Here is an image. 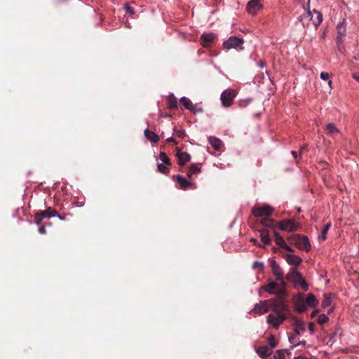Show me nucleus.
I'll return each mask as SVG.
<instances>
[{
	"label": "nucleus",
	"mask_w": 359,
	"mask_h": 359,
	"mask_svg": "<svg viewBox=\"0 0 359 359\" xmlns=\"http://www.w3.org/2000/svg\"><path fill=\"white\" fill-rule=\"evenodd\" d=\"M270 310L273 311V313L267 316L266 323L275 329H278L291 316L287 302H283L281 299L280 300L269 299L260 301L255 305L252 312L262 315Z\"/></svg>",
	"instance_id": "nucleus-1"
},
{
	"label": "nucleus",
	"mask_w": 359,
	"mask_h": 359,
	"mask_svg": "<svg viewBox=\"0 0 359 359\" xmlns=\"http://www.w3.org/2000/svg\"><path fill=\"white\" fill-rule=\"evenodd\" d=\"M260 224L263 226L262 229H259L257 231L259 233V237L263 244L270 245L271 243V238L270 237V231L269 229H271L273 232L276 230V227H278V222L275 221L272 218L263 217L260 219Z\"/></svg>",
	"instance_id": "nucleus-2"
},
{
	"label": "nucleus",
	"mask_w": 359,
	"mask_h": 359,
	"mask_svg": "<svg viewBox=\"0 0 359 359\" xmlns=\"http://www.w3.org/2000/svg\"><path fill=\"white\" fill-rule=\"evenodd\" d=\"M298 20L302 22L304 28H308L312 25L316 29L323 21V15L315 9L312 11H307L298 18Z\"/></svg>",
	"instance_id": "nucleus-3"
},
{
	"label": "nucleus",
	"mask_w": 359,
	"mask_h": 359,
	"mask_svg": "<svg viewBox=\"0 0 359 359\" xmlns=\"http://www.w3.org/2000/svg\"><path fill=\"white\" fill-rule=\"evenodd\" d=\"M280 281L271 282L269 284L262 287L263 290L271 294H276V300H281L283 302H287L285 298L286 294V285L282 288Z\"/></svg>",
	"instance_id": "nucleus-4"
},
{
	"label": "nucleus",
	"mask_w": 359,
	"mask_h": 359,
	"mask_svg": "<svg viewBox=\"0 0 359 359\" xmlns=\"http://www.w3.org/2000/svg\"><path fill=\"white\" fill-rule=\"evenodd\" d=\"M287 241L298 249L306 252L311 250V244L307 236L300 234L291 235L287 237Z\"/></svg>",
	"instance_id": "nucleus-5"
},
{
	"label": "nucleus",
	"mask_w": 359,
	"mask_h": 359,
	"mask_svg": "<svg viewBox=\"0 0 359 359\" xmlns=\"http://www.w3.org/2000/svg\"><path fill=\"white\" fill-rule=\"evenodd\" d=\"M301 224L292 219H285L278 222V229L281 231L294 232L300 230Z\"/></svg>",
	"instance_id": "nucleus-6"
},
{
	"label": "nucleus",
	"mask_w": 359,
	"mask_h": 359,
	"mask_svg": "<svg viewBox=\"0 0 359 359\" xmlns=\"http://www.w3.org/2000/svg\"><path fill=\"white\" fill-rule=\"evenodd\" d=\"M286 278L288 280L294 282L295 284H299L304 290H308V284L302 277V274L297 271L296 269H292L291 272L287 274Z\"/></svg>",
	"instance_id": "nucleus-7"
},
{
	"label": "nucleus",
	"mask_w": 359,
	"mask_h": 359,
	"mask_svg": "<svg viewBox=\"0 0 359 359\" xmlns=\"http://www.w3.org/2000/svg\"><path fill=\"white\" fill-rule=\"evenodd\" d=\"M236 95L237 93L233 89L229 88L223 91L220 97L222 105L224 107H230L232 104L233 101L236 97Z\"/></svg>",
	"instance_id": "nucleus-8"
},
{
	"label": "nucleus",
	"mask_w": 359,
	"mask_h": 359,
	"mask_svg": "<svg viewBox=\"0 0 359 359\" xmlns=\"http://www.w3.org/2000/svg\"><path fill=\"white\" fill-rule=\"evenodd\" d=\"M273 208L268 205L263 206L254 207L252 209V214L255 217H267L272 215Z\"/></svg>",
	"instance_id": "nucleus-9"
},
{
	"label": "nucleus",
	"mask_w": 359,
	"mask_h": 359,
	"mask_svg": "<svg viewBox=\"0 0 359 359\" xmlns=\"http://www.w3.org/2000/svg\"><path fill=\"white\" fill-rule=\"evenodd\" d=\"M270 266L271 268L273 274L276 277V281H280L282 286L286 285V283L283 279V271L275 260L271 259L270 261ZM283 287H282V288Z\"/></svg>",
	"instance_id": "nucleus-10"
},
{
	"label": "nucleus",
	"mask_w": 359,
	"mask_h": 359,
	"mask_svg": "<svg viewBox=\"0 0 359 359\" xmlns=\"http://www.w3.org/2000/svg\"><path fill=\"white\" fill-rule=\"evenodd\" d=\"M243 43V40L236 36H231L223 43L224 48L229 50L231 48H237Z\"/></svg>",
	"instance_id": "nucleus-11"
},
{
	"label": "nucleus",
	"mask_w": 359,
	"mask_h": 359,
	"mask_svg": "<svg viewBox=\"0 0 359 359\" xmlns=\"http://www.w3.org/2000/svg\"><path fill=\"white\" fill-rule=\"evenodd\" d=\"M175 156L177 157V162L180 165H184L190 161L191 156L187 152L182 151L179 147L175 148Z\"/></svg>",
	"instance_id": "nucleus-12"
},
{
	"label": "nucleus",
	"mask_w": 359,
	"mask_h": 359,
	"mask_svg": "<svg viewBox=\"0 0 359 359\" xmlns=\"http://www.w3.org/2000/svg\"><path fill=\"white\" fill-rule=\"evenodd\" d=\"M273 233L275 237V243L277 245L285 249L287 252H294V250L285 243L284 238L277 232L276 230H274Z\"/></svg>",
	"instance_id": "nucleus-13"
},
{
	"label": "nucleus",
	"mask_w": 359,
	"mask_h": 359,
	"mask_svg": "<svg viewBox=\"0 0 359 359\" xmlns=\"http://www.w3.org/2000/svg\"><path fill=\"white\" fill-rule=\"evenodd\" d=\"M291 320L293 326H294V331L295 335H299L306 330L304 323L302 320L298 319L297 317L292 316Z\"/></svg>",
	"instance_id": "nucleus-14"
},
{
	"label": "nucleus",
	"mask_w": 359,
	"mask_h": 359,
	"mask_svg": "<svg viewBox=\"0 0 359 359\" xmlns=\"http://www.w3.org/2000/svg\"><path fill=\"white\" fill-rule=\"evenodd\" d=\"M262 8V5L259 0H251L248 2L246 10L247 11L252 15L257 13V12Z\"/></svg>",
	"instance_id": "nucleus-15"
},
{
	"label": "nucleus",
	"mask_w": 359,
	"mask_h": 359,
	"mask_svg": "<svg viewBox=\"0 0 359 359\" xmlns=\"http://www.w3.org/2000/svg\"><path fill=\"white\" fill-rule=\"evenodd\" d=\"M214 39H215V36L213 34H212V33L203 34L201 37V44L203 47L207 48L213 43Z\"/></svg>",
	"instance_id": "nucleus-16"
},
{
	"label": "nucleus",
	"mask_w": 359,
	"mask_h": 359,
	"mask_svg": "<svg viewBox=\"0 0 359 359\" xmlns=\"http://www.w3.org/2000/svg\"><path fill=\"white\" fill-rule=\"evenodd\" d=\"M284 257L290 265L299 266L302 262V259L293 254H286Z\"/></svg>",
	"instance_id": "nucleus-17"
},
{
	"label": "nucleus",
	"mask_w": 359,
	"mask_h": 359,
	"mask_svg": "<svg viewBox=\"0 0 359 359\" xmlns=\"http://www.w3.org/2000/svg\"><path fill=\"white\" fill-rule=\"evenodd\" d=\"M173 178L177 182L182 189H188L193 185L191 182L188 181L186 178L182 177L181 175H175Z\"/></svg>",
	"instance_id": "nucleus-18"
},
{
	"label": "nucleus",
	"mask_w": 359,
	"mask_h": 359,
	"mask_svg": "<svg viewBox=\"0 0 359 359\" xmlns=\"http://www.w3.org/2000/svg\"><path fill=\"white\" fill-rule=\"evenodd\" d=\"M272 349L269 348L267 346H260L257 350V354L262 358H266L272 354Z\"/></svg>",
	"instance_id": "nucleus-19"
},
{
	"label": "nucleus",
	"mask_w": 359,
	"mask_h": 359,
	"mask_svg": "<svg viewBox=\"0 0 359 359\" xmlns=\"http://www.w3.org/2000/svg\"><path fill=\"white\" fill-rule=\"evenodd\" d=\"M37 213H39L44 219L55 217V215H57V212L56 210L49 207L45 210L38 211Z\"/></svg>",
	"instance_id": "nucleus-20"
},
{
	"label": "nucleus",
	"mask_w": 359,
	"mask_h": 359,
	"mask_svg": "<svg viewBox=\"0 0 359 359\" xmlns=\"http://www.w3.org/2000/svg\"><path fill=\"white\" fill-rule=\"evenodd\" d=\"M208 141L210 145L217 151L220 150L222 146L223 145L222 141L216 137H210L208 138Z\"/></svg>",
	"instance_id": "nucleus-21"
},
{
	"label": "nucleus",
	"mask_w": 359,
	"mask_h": 359,
	"mask_svg": "<svg viewBox=\"0 0 359 359\" xmlns=\"http://www.w3.org/2000/svg\"><path fill=\"white\" fill-rule=\"evenodd\" d=\"M325 130H326L327 134L331 137H334L335 135L339 133V130L337 128L336 125L332 123H328L325 126Z\"/></svg>",
	"instance_id": "nucleus-22"
},
{
	"label": "nucleus",
	"mask_w": 359,
	"mask_h": 359,
	"mask_svg": "<svg viewBox=\"0 0 359 359\" xmlns=\"http://www.w3.org/2000/svg\"><path fill=\"white\" fill-rule=\"evenodd\" d=\"M304 302L307 306L313 307L318 304V301L313 293H309Z\"/></svg>",
	"instance_id": "nucleus-23"
},
{
	"label": "nucleus",
	"mask_w": 359,
	"mask_h": 359,
	"mask_svg": "<svg viewBox=\"0 0 359 359\" xmlns=\"http://www.w3.org/2000/svg\"><path fill=\"white\" fill-rule=\"evenodd\" d=\"M144 135L152 143H157L159 141V137L149 129L144 130Z\"/></svg>",
	"instance_id": "nucleus-24"
},
{
	"label": "nucleus",
	"mask_w": 359,
	"mask_h": 359,
	"mask_svg": "<svg viewBox=\"0 0 359 359\" xmlns=\"http://www.w3.org/2000/svg\"><path fill=\"white\" fill-rule=\"evenodd\" d=\"M168 108L172 109L177 108V99L173 94H170L167 97L166 99Z\"/></svg>",
	"instance_id": "nucleus-25"
},
{
	"label": "nucleus",
	"mask_w": 359,
	"mask_h": 359,
	"mask_svg": "<svg viewBox=\"0 0 359 359\" xmlns=\"http://www.w3.org/2000/svg\"><path fill=\"white\" fill-rule=\"evenodd\" d=\"M201 168L198 167V164H191L189 166V170L187 172V177L191 180L192 175L194 174L200 173Z\"/></svg>",
	"instance_id": "nucleus-26"
},
{
	"label": "nucleus",
	"mask_w": 359,
	"mask_h": 359,
	"mask_svg": "<svg viewBox=\"0 0 359 359\" xmlns=\"http://www.w3.org/2000/svg\"><path fill=\"white\" fill-rule=\"evenodd\" d=\"M296 310L299 313H303L306 310V305L304 302V299L299 298L295 302Z\"/></svg>",
	"instance_id": "nucleus-27"
},
{
	"label": "nucleus",
	"mask_w": 359,
	"mask_h": 359,
	"mask_svg": "<svg viewBox=\"0 0 359 359\" xmlns=\"http://www.w3.org/2000/svg\"><path fill=\"white\" fill-rule=\"evenodd\" d=\"M180 102L187 109H189V111H194L195 109V105H194L191 101L186 97H182L180 99Z\"/></svg>",
	"instance_id": "nucleus-28"
},
{
	"label": "nucleus",
	"mask_w": 359,
	"mask_h": 359,
	"mask_svg": "<svg viewBox=\"0 0 359 359\" xmlns=\"http://www.w3.org/2000/svg\"><path fill=\"white\" fill-rule=\"evenodd\" d=\"M159 159L163 162V164H165L168 166L171 165V161L169 157L166 155V154L163 151H161L158 156Z\"/></svg>",
	"instance_id": "nucleus-29"
},
{
	"label": "nucleus",
	"mask_w": 359,
	"mask_h": 359,
	"mask_svg": "<svg viewBox=\"0 0 359 359\" xmlns=\"http://www.w3.org/2000/svg\"><path fill=\"white\" fill-rule=\"evenodd\" d=\"M330 227H331L330 223H327L325 225L320 235L319 236V240L325 241L326 239L327 231H329Z\"/></svg>",
	"instance_id": "nucleus-30"
},
{
	"label": "nucleus",
	"mask_w": 359,
	"mask_h": 359,
	"mask_svg": "<svg viewBox=\"0 0 359 359\" xmlns=\"http://www.w3.org/2000/svg\"><path fill=\"white\" fill-rule=\"evenodd\" d=\"M158 170L160 172L167 175L169 172L170 168L169 166L164 165L163 163L158 164Z\"/></svg>",
	"instance_id": "nucleus-31"
},
{
	"label": "nucleus",
	"mask_w": 359,
	"mask_h": 359,
	"mask_svg": "<svg viewBox=\"0 0 359 359\" xmlns=\"http://www.w3.org/2000/svg\"><path fill=\"white\" fill-rule=\"evenodd\" d=\"M337 30L338 34V37H342L345 35L346 29L344 26L343 23H340L337 26Z\"/></svg>",
	"instance_id": "nucleus-32"
},
{
	"label": "nucleus",
	"mask_w": 359,
	"mask_h": 359,
	"mask_svg": "<svg viewBox=\"0 0 359 359\" xmlns=\"http://www.w3.org/2000/svg\"><path fill=\"white\" fill-rule=\"evenodd\" d=\"M331 304V298L330 296L328 294H325L324 297V299L322 301V307L326 308L329 306Z\"/></svg>",
	"instance_id": "nucleus-33"
},
{
	"label": "nucleus",
	"mask_w": 359,
	"mask_h": 359,
	"mask_svg": "<svg viewBox=\"0 0 359 359\" xmlns=\"http://www.w3.org/2000/svg\"><path fill=\"white\" fill-rule=\"evenodd\" d=\"M173 131L174 134L180 138L183 139L186 136V133L184 130H177V128L175 127Z\"/></svg>",
	"instance_id": "nucleus-34"
},
{
	"label": "nucleus",
	"mask_w": 359,
	"mask_h": 359,
	"mask_svg": "<svg viewBox=\"0 0 359 359\" xmlns=\"http://www.w3.org/2000/svg\"><path fill=\"white\" fill-rule=\"evenodd\" d=\"M329 320V318L325 314H320L318 318V323L320 325H323Z\"/></svg>",
	"instance_id": "nucleus-35"
},
{
	"label": "nucleus",
	"mask_w": 359,
	"mask_h": 359,
	"mask_svg": "<svg viewBox=\"0 0 359 359\" xmlns=\"http://www.w3.org/2000/svg\"><path fill=\"white\" fill-rule=\"evenodd\" d=\"M268 342L269 346H271L270 348H273L277 346V342L276 341L275 337L273 335H270V337L268 338Z\"/></svg>",
	"instance_id": "nucleus-36"
},
{
	"label": "nucleus",
	"mask_w": 359,
	"mask_h": 359,
	"mask_svg": "<svg viewBox=\"0 0 359 359\" xmlns=\"http://www.w3.org/2000/svg\"><path fill=\"white\" fill-rule=\"evenodd\" d=\"M274 359H285V353L283 350H278L273 355Z\"/></svg>",
	"instance_id": "nucleus-37"
},
{
	"label": "nucleus",
	"mask_w": 359,
	"mask_h": 359,
	"mask_svg": "<svg viewBox=\"0 0 359 359\" xmlns=\"http://www.w3.org/2000/svg\"><path fill=\"white\" fill-rule=\"evenodd\" d=\"M320 78L323 80L327 81L328 80V84L330 86L332 84V81L330 80V74L327 72H321L320 74Z\"/></svg>",
	"instance_id": "nucleus-38"
},
{
	"label": "nucleus",
	"mask_w": 359,
	"mask_h": 359,
	"mask_svg": "<svg viewBox=\"0 0 359 359\" xmlns=\"http://www.w3.org/2000/svg\"><path fill=\"white\" fill-rule=\"evenodd\" d=\"M43 219V218L39 213H35L34 220L37 225L40 226Z\"/></svg>",
	"instance_id": "nucleus-39"
},
{
	"label": "nucleus",
	"mask_w": 359,
	"mask_h": 359,
	"mask_svg": "<svg viewBox=\"0 0 359 359\" xmlns=\"http://www.w3.org/2000/svg\"><path fill=\"white\" fill-rule=\"evenodd\" d=\"M253 268L263 269L264 264L262 262H255L253 264Z\"/></svg>",
	"instance_id": "nucleus-40"
},
{
	"label": "nucleus",
	"mask_w": 359,
	"mask_h": 359,
	"mask_svg": "<svg viewBox=\"0 0 359 359\" xmlns=\"http://www.w3.org/2000/svg\"><path fill=\"white\" fill-rule=\"evenodd\" d=\"M250 241L254 243V245H255L258 247H260V248L266 245L263 244L262 241H261V243H259L256 238H251Z\"/></svg>",
	"instance_id": "nucleus-41"
},
{
	"label": "nucleus",
	"mask_w": 359,
	"mask_h": 359,
	"mask_svg": "<svg viewBox=\"0 0 359 359\" xmlns=\"http://www.w3.org/2000/svg\"><path fill=\"white\" fill-rule=\"evenodd\" d=\"M126 13L130 14V15H133V14H135V10L131 6H126Z\"/></svg>",
	"instance_id": "nucleus-42"
},
{
	"label": "nucleus",
	"mask_w": 359,
	"mask_h": 359,
	"mask_svg": "<svg viewBox=\"0 0 359 359\" xmlns=\"http://www.w3.org/2000/svg\"><path fill=\"white\" fill-rule=\"evenodd\" d=\"M38 231H39V233H41V234H46V229L45 226H41L39 228Z\"/></svg>",
	"instance_id": "nucleus-43"
},
{
	"label": "nucleus",
	"mask_w": 359,
	"mask_h": 359,
	"mask_svg": "<svg viewBox=\"0 0 359 359\" xmlns=\"http://www.w3.org/2000/svg\"><path fill=\"white\" fill-rule=\"evenodd\" d=\"M314 329H315V325L313 323H310L309 324V330L311 334L314 332Z\"/></svg>",
	"instance_id": "nucleus-44"
},
{
	"label": "nucleus",
	"mask_w": 359,
	"mask_h": 359,
	"mask_svg": "<svg viewBox=\"0 0 359 359\" xmlns=\"http://www.w3.org/2000/svg\"><path fill=\"white\" fill-rule=\"evenodd\" d=\"M192 113L194 114H196V113H201L203 112V109L202 108H197L196 106L195 105V109L194 111H191Z\"/></svg>",
	"instance_id": "nucleus-45"
},
{
	"label": "nucleus",
	"mask_w": 359,
	"mask_h": 359,
	"mask_svg": "<svg viewBox=\"0 0 359 359\" xmlns=\"http://www.w3.org/2000/svg\"><path fill=\"white\" fill-rule=\"evenodd\" d=\"M166 142H172L174 143L175 144H177V142L173 138V137H168L167 140H166Z\"/></svg>",
	"instance_id": "nucleus-46"
},
{
	"label": "nucleus",
	"mask_w": 359,
	"mask_h": 359,
	"mask_svg": "<svg viewBox=\"0 0 359 359\" xmlns=\"http://www.w3.org/2000/svg\"><path fill=\"white\" fill-rule=\"evenodd\" d=\"M289 341L290 343H294L296 341L295 335L289 337Z\"/></svg>",
	"instance_id": "nucleus-47"
},
{
	"label": "nucleus",
	"mask_w": 359,
	"mask_h": 359,
	"mask_svg": "<svg viewBox=\"0 0 359 359\" xmlns=\"http://www.w3.org/2000/svg\"><path fill=\"white\" fill-rule=\"evenodd\" d=\"M353 78L359 83V74H353Z\"/></svg>",
	"instance_id": "nucleus-48"
},
{
	"label": "nucleus",
	"mask_w": 359,
	"mask_h": 359,
	"mask_svg": "<svg viewBox=\"0 0 359 359\" xmlns=\"http://www.w3.org/2000/svg\"><path fill=\"white\" fill-rule=\"evenodd\" d=\"M291 154H292V155L293 156L295 160H297V151H291Z\"/></svg>",
	"instance_id": "nucleus-49"
},
{
	"label": "nucleus",
	"mask_w": 359,
	"mask_h": 359,
	"mask_svg": "<svg viewBox=\"0 0 359 359\" xmlns=\"http://www.w3.org/2000/svg\"><path fill=\"white\" fill-rule=\"evenodd\" d=\"M259 66L261 67V68H263L264 66H265V62L263 61V60H260L259 62Z\"/></svg>",
	"instance_id": "nucleus-50"
},
{
	"label": "nucleus",
	"mask_w": 359,
	"mask_h": 359,
	"mask_svg": "<svg viewBox=\"0 0 359 359\" xmlns=\"http://www.w3.org/2000/svg\"><path fill=\"white\" fill-rule=\"evenodd\" d=\"M293 359H308V358L304 355H299L297 357H294Z\"/></svg>",
	"instance_id": "nucleus-51"
},
{
	"label": "nucleus",
	"mask_w": 359,
	"mask_h": 359,
	"mask_svg": "<svg viewBox=\"0 0 359 359\" xmlns=\"http://www.w3.org/2000/svg\"><path fill=\"white\" fill-rule=\"evenodd\" d=\"M57 217L61 220H65V217L64 216L60 215H57Z\"/></svg>",
	"instance_id": "nucleus-52"
},
{
	"label": "nucleus",
	"mask_w": 359,
	"mask_h": 359,
	"mask_svg": "<svg viewBox=\"0 0 359 359\" xmlns=\"http://www.w3.org/2000/svg\"><path fill=\"white\" fill-rule=\"evenodd\" d=\"M163 116H165V117H171V115L168 114H165V115H163Z\"/></svg>",
	"instance_id": "nucleus-53"
},
{
	"label": "nucleus",
	"mask_w": 359,
	"mask_h": 359,
	"mask_svg": "<svg viewBox=\"0 0 359 359\" xmlns=\"http://www.w3.org/2000/svg\"><path fill=\"white\" fill-rule=\"evenodd\" d=\"M306 344V341H302L301 342H299L297 344Z\"/></svg>",
	"instance_id": "nucleus-54"
},
{
	"label": "nucleus",
	"mask_w": 359,
	"mask_h": 359,
	"mask_svg": "<svg viewBox=\"0 0 359 359\" xmlns=\"http://www.w3.org/2000/svg\"><path fill=\"white\" fill-rule=\"evenodd\" d=\"M297 211H298V212H300V211H301V210H300V208H299L297 209Z\"/></svg>",
	"instance_id": "nucleus-55"
},
{
	"label": "nucleus",
	"mask_w": 359,
	"mask_h": 359,
	"mask_svg": "<svg viewBox=\"0 0 359 359\" xmlns=\"http://www.w3.org/2000/svg\"><path fill=\"white\" fill-rule=\"evenodd\" d=\"M315 316V312H313L312 316Z\"/></svg>",
	"instance_id": "nucleus-56"
}]
</instances>
